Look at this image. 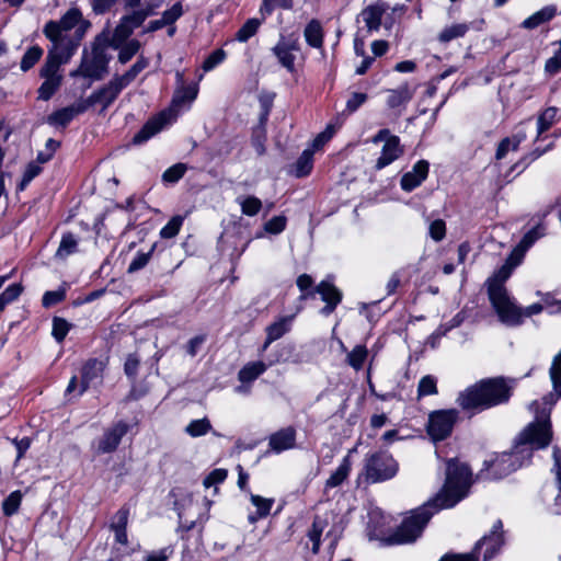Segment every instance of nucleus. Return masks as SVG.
Returning a JSON list of instances; mask_svg holds the SVG:
<instances>
[{
    "label": "nucleus",
    "instance_id": "obj_54",
    "mask_svg": "<svg viewBox=\"0 0 561 561\" xmlns=\"http://www.w3.org/2000/svg\"><path fill=\"white\" fill-rule=\"evenodd\" d=\"M152 251L153 249L148 252H138L129 263L128 272L134 273L145 267L151 257Z\"/></svg>",
    "mask_w": 561,
    "mask_h": 561
},
{
    "label": "nucleus",
    "instance_id": "obj_47",
    "mask_svg": "<svg viewBox=\"0 0 561 561\" xmlns=\"http://www.w3.org/2000/svg\"><path fill=\"white\" fill-rule=\"evenodd\" d=\"M241 211L247 216H255L262 208V202L255 196H248L240 202Z\"/></svg>",
    "mask_w": 561,
    "mask_h": 561
},
{
    "label": "nucleus",
    "instance_id": "obj_1",
    "mask_svg": "<svg viewBox=\"0 0 561 561\" xmlns=\"http://www.w3.org/2000/svg\"><path fill=\"white\" fill-rule=\"evenodd\" d=\"M471 476L467 465L455 459L448 460L446 481L440 492L434 499L413 510L393 534L385 539V543L391 546L414 542L435 513L455 506L468 494L472 483Z\"/></svg>",
    "mask_w": 561,
    "mask_h": 561
},
{
    "label": "nucleus",
    "instance_id": "obj_48",
    "mask_svg": "<svg viewBox=\"0 0 561 561\" xmlns=\"http://www.w3.org/2000/svg\"><path fill=\"white\" fill-rule=\"evenodd\" d=\"M22 494L20 491L12 492L2 503L4 515L11 516L15 514L21 505Z\"/></svg>",
    "mask_w": 561,
    "mask_h": 561
},
{
    "label": "nucleus",
    "instance_id": "obj_27",
    "mask_svg": "<svg viewBox=\"0 0 561 561\" xmlns=\"http://www.w3.org/2000/svg\"><path fill=\"white\" fill-rule=\"evenodd\" d=\"M352 468L350 456H345L336 470L325 481V490L341 485L348 477Z\"/></svg>",
    "mask_w": 561,
    "mask_h": 561
},
{
    "label": "nucleus",
    "instance_id": "obj_5",
    "mask_svg": "<svg viewBox=\"0 0 561 561\" xmlns=\"http://www.w3.org/2000/svg\"><path fill=\"white\" fill-rule=\"evenodd\" d=\"M73 55L47 49L45 62L39 70V77L44 79L37 90L38 99L48 101L61 87L62 72L61 66L69 62Z\"/></svg>",
    "mask_w": 561,
    "mask_h": 561
},
{
    "label": "nucleus",
    "instance_id": "obj_9",
    "mask_svg": "<svg viewBox=\"0 0 561 561\" xmlns=\"http://www.w3.org/2000/svg\"><path fill=\"white\" fill-rule=\"evenodd\" d=\"M104 363L96 358L89 359L81 368V381L78 386V377L75 375L70 378L66 388V396H82L90 387L98 386L102 382Z\"/></svg>",
    "mask_w": 561,
    "mask_h": 561
},
{
    "label": "nucleus",
    "instance_id": "obj_53",
    "mask_svg": "<svg viewBox=\"0 0 561 561\" xmlns=\"http://www.w3.org/2000/svg\"><path fill=\"white\" fill-rule=\"evenodd\" d=\"M428 234L434 241H442L446 236L445 221L443 219L433 220L428 227Z\"/></svg>",
    "mask_w": 561,
    "mask_h": 561
},
{
    "label": "nucleus",
    "instance_id": "obj_15",
    "mask_svg": "<svg viewBox=\"0 0 561 561\" xmlns=\"http://www.w3.org/2000/svg\"><path fill=\"white\" fill-rule=\"evenodd\" d=\"M325 302L321 309L323 316L331 314L342 300V293L330 282L322 280L314 289Z\"/></svg>",
    "mask_w": 561,
    "mask_h": 561
},
{
    "label": "nucleus",
    "instance_id": "obj_46",
    "mask_svg": "<svg viewBox=\"0 0 561 561\" xmlns=\"http://www.w3.org/2000/svg\"><path fill=\"white\" fill-rule=\"evenodd\" d=\"M140 43L137 39H131L125 43L118 54V60L121 64L128 62L139 50Z\"/></svg>",
    "mask_w": 561,
    "mask_h": 561
},
{
    "label": "nucleus",
    "instance_id": "obj_34",
    "mask_svg": "<svg viewBox=\"0 0 561 561\" xmlns=\"http://www.w3.org/2000/svg\"><path fill=\"white\" fill-rule=\"evenodd\" d=\"M558 108L548 107L537 118V138L547 131L557 121Z\"/></svg>",
    "mask_w": 561,
    "mask_h": 561
},
{
    "label": "nucleus",
    "instance_id": "obj_36",
    "mask_svg": "<svg viewBox=\"0 0 561 561\" xmlns=\"http://www.w3.org/2000/svg\"><path fill=\"white\" fill-rule=\"evenodd\" d=\"M368 356L365 345H356L346 356V363L355 370H360Z\"/></svg>",
    "mask_w": 561,
    "mask_h": 561
},
{
    "label": "nucleus",
    "instance_id": "obj_2",
    "mask_svg": "<svg viewBox=\"0 0 561 561\" xmlns=\"http://www.w3.org/2000/svg\"><path fill=\"white\" fill-rule=\"evenodd\" d=\"M554 403L553 393L545 396L541 401L530 403L529 409L535 412V420L517 435L512 450L503 453L490 462H484L492 478L501 479L528 465L535 450L545 449L550 445L553 435L550 413Z\"/></svg>",
    "mask_w": 561,
    "mask_h": 561
},
{
    "label": "nucleus",
    "instance_id": "obj_49",
    "mask_svg": "<svg viewBox=\"0 0 561 561\" xmlns=\"http://www.w3.org/2000/svg\"><path fill=\"white\" fill-rule=\"evenodd\" d=\"M250 501L256 507L257 517H266L270 514V511L273 505V500L251 494Z\"/></svg>",
    "mask_w": 561,
    "mask_h": 561
},
{
    "label": "nucleus",
    "instance_id": "obj_18",
    "mask_svg": "<svg viewBox=\"0 0 561 561\" xmlns=\"http://www.w3.org/2000/svg\"><path fill=\"white\" fill-rule=\"evenodd\" d=\"M388 9L389 4L379 0L362 11L360 15L369 32L378 31L380 28L382 16Z\"/></svg>",
    "mask_w": 561,
    "mask_h": 561
},
{
    "label": "nucleus",
    "instance_id": "obj_44",
    "mask_svg": "<svg viewBox=\"0 0 561 561\" xmlns=\"http://www.w3.org/2000/svg\"><path fill=\"white\" fill-rule=\"evenodd\" d=\"M187 170L186 164L176 163L168 168L162 174V181L165 183H176L180 181Z\"/></svg>",
    "mask_w": 561,
    "mask_h": 561
},
{
    "label": "nucleus",
    "instance_id": "obj_51",
    "mask_svg": "<svg viewBox=\"0 0 561 561\" xmlns=\"http://www.w3.org/2000/svg\"><path fill=\"white\" fill-rule=\"evenodd\" d=\"M70 324L62 318L55 317L53 319L51 334L57 342H62L68 334Z\"/></svg>",
    "mask_w": 561,
    "mask_h": 561
},
{
    "label": "nucleus",
    "instance_id": "obj_4",
    "mask_svg": "<svg viewBox=\"0 0 561 561\" xmlns=\"http://www.w3.org/2000/svg\"><path fill=\"white\" fill-rule=\"evenodd\" d=\"M511 390L503 377L486 378L461 391L457 403L466 411H483L507 402Z\"/></svg>",
    "mask_w": 561,
    "mask_h": 561
},
{
    "label": "nucleus",
    "instance_id": "obj_8",
    "mask_svg": "<svg viewBox=\"0 0 561 561\" xmlns=\"http://www.w3.org/2000/svg\"><path fill=\"white\" fill-rule=\"evenodd\" d=\"M111 57L107 54V46L96 42L92 46L90 55L84 54L78 69L70 72L71 77H84L92 80H100L107 72V65Z\"/></svg>",
    "mask_w": 561,
    "mask_h": 561
},
{
    "label": "nucleus",
    "instance_id": "obj_21",
    "mask_svg": "<svg viewBox=\"0 0 561 561\" xmlns=\"http://www.w3.org/2000/svg\"><path fill=\"white\" fill-rule=\"evenodd\" d=\"M87 110V105H70L60 110L55 111L47 117V123L51 126L66 127L76 115L83 113Z\"/></svg>",
    "mask_w": 561,
    "mask_h": 561
},
{
    "label": "nucleus",
    "instance_id": "obj_52",
    "mask_svg": "<svg viewBox=\"0 0 561 561\" xmlns=\"http://www.w3.org/2000/svg\"><path fill=\"white\" fill-rule=\"evenodd\" d=\"M550 378L556 392L561 394V352L553 359L550 368Z\"/></svg>",
    "mask_w": 561,
    "mask_h": 561
},
{
    "label": "nucleus",
    "instance_id": "obj_23",
    "mask_svg": "<svg viewBox=\"0 0 561 561\" xmlns=\"http://www.w3.org/2000/svg\"><path fill=\"white\" fill-rule=\"evenodd\" d=\"M294 48V45L286 42L284 37H280L277 44L273 47V53L277 57L279 64L290 72L295 70V56L291 54Z\"/></svg>",
    "mask_w": 561,
    "mask_h": 561
},
{
    "label": "nucleus",
    "instance_id": "obj_10",
    "mask_svg": "<svg viewBox=\"0 0 561 561\" xmlns=\"http://www.w3.org/2000/svg\"><path fill=\"white\" fill-rule=\"evenodd\" d=\"M459 412L456 409L436 410L430 413L426 425L427 434L434 442H440L450 436Z\"/></svg>",
    "mask_w": 561,
    "mask_h": 561
},
{
    "label": "nucleus",
    "instance_id": "obj_42",
    "mask_svg": "<svg viewBox=\"0 0 561 561\" xmlns=\"http://www.w3.org/2000/svg\"><path fill=\"white\" fill-rule=\"evenodd\" d=\"M23 287L21 284H12L0 294V312L3 311L7 305L13 302L22 294Z\"/></svg>",
    "mask_w": 561,
    "mask_h": 561
},
{
    "label": "nucleus",
    "instance_id": "obj_35",
    "mask_svg": "<svg viewBox=\"0 0 561 561\" xmlns=\"http://www.w3.org/2000/svg\"><path fill=\"white\" fill-rule=\"evenodd\" d=\"M148 66V60L140 57L124 75L116 76L115 78L126 88L136 77Z\"/></svg>",
    "mask_w": 561,
    "mask_h": 561
},
{
    "label": "nucleus",
    "instance_id": "obj_19",
    "mask_svg": "<svg viewBox=\"0 0 561 561\" xmlns=\"http://www.w3.org/2000/svg\"><path fill=\"white\" fill-rule=\"evenodd\" d=\"M170 116L169 113L162 112L158 116L149 119L142 128L135 134L133 138L134 145H141L146 142L148 139L153 137L156 134H158L167 124L168 117Z\"/></svg>",
    "mask_w": 561,
    "mask_h": 561
},
{
    "label": "nucleus",
    "instance_id": "obj_26",
    "mask_svg": "<svg viewBox=\"0 0 561 561\" xmlns=\"http://www.w3.org/2000/svg\"><path fill=\"white\" fill-rule=\"evenodd\" d=\"M293 320L294 316H285L271 323L265 329L266 335L268 336V342H275L283 337L287 332H289Z\"/></svg>",
    "mask_w": 561,
    "mask_h": 561
},
{
    "label": "nucleus",
    "instance_id": "obj_30",
    "mask_svg": "<svg viewBox=\"0 0 561 561\" xmlns=\"http://www.w3.org/2000/svg\"><path fill=\"white\" fill-rule=\"evenodd\" d=\"M78 250V239L75 234L68 232L62 234L59 247L56 251V259L65 260Z\"/></svg>",
    "mask_w": 561,
    "mask_h": 561
},
{
    "label": "nucleus",
    "instance_id": "obj_12",
    "mask_svg": "<svg viewBox=\"0 0 561 561\" xmlns=\"http://www.w3.org/2000/svg\"><path fill=\"white\" fill-rule=\"evenodd\" d=\"M129 431V424L118 421L111 427L106 428L103 435L93 444V448L98 455L111 454L115 451L121 444L122 438Z\"/></svg>",
    "mask_w": 561,
    "mask_h": 561
},
{
    "label": "nucleus",
    "instance_id": "obj_57",
    "mask_svg": "<svg viewBox=\"0 0 561 561\" xmlns=\"http://www.w3.org/2000/svg\"><path fill=\"white\" fill-rule=\"evenodd\" d=\"M66 297L64 289L46 291L43 296L42 304L45 308H49L62 301Z\"/></svg>",
    "mask_w": 561,
    "mask_h": 561
},
{
    "label": "nucleus",
    "instance_id": "obj_63",
    "mask_svg": "<svg viewBox=\"0 0 561 561\" xmlns=\"http://www.w3.org/2000/svg\"><path fill=\"white\" fill-rule=\"evenodd\" d=\"M367 100V94L355 92L346 102V110L351 113L355 112Z\"/></svg>",
    "mask_w": 561,
    "mask_h": 561
},
{
    "label": "nucleus",
    "instance_id": "obj_3",
    "mask_svg": "<svg viewBox=\"0 0 561 561\" xmlns=\"http://www.w3.org/2000/svg\"><path fill=\"white\" fill-rule=\"evenodd\" d=\"M91 23L83 19L78 8L69 9L58 21L49 20L43 34L49 41V49L75 55Z\"/></svg>",
    "mask_w": 561,
    "mask_h": 561
},
{
    "label": "nucleus",
    "instance_id": "obj_33",
    "mask_svg": "<svg viewBox=\"0 0 561 561\" xmlns=\"http://www.w3.org/2000/svg\"><path fill=\"white\" fill-rule=\"evenodd\" d=\"M470 28L468 23H456L446 26L438 35V39L442 43H448L453 39L463 37Z\"/></svg>",
    "mask_w": 561,
    "mask_h": 561
},
{
    "label": "nucleus",
    "instance_id": "obj_38",
    "mask_svg": "<svg viewBox=\"0 0 561 561\" xmlns=\"http://www.w3.org/2000/svg\"><path fill=\"white\" fill-rule=\"evenodd\" d=\"M312 156L313 150L311 149H306L302 151V153L300 154L296 162V176L301 178L310 173L312 169Z\"/></svg>",
    "mask_w": 561,
    "mask_h": 561
},
{
    "label": "nucleus",
    "instance_id": "obj_64",
    "mask_svg": "<svg viewBox=\"0 0 561 561\" xmlns=\"http://www.w3.org/2000/svg\"><path fill=\"white\" fill-rule=\"evenodd\" d=\"M561 70V54H556L550 57L545 65V71L551 76L558 73Z\"/></svg>",
    "mask_w": 561,
    "mask_h": 561
},
{
    "label": "nucleus",
    "instance_id": "obj_41",
    "mask_svg": "<svg viewBox=\"0 0 561 561\" xmlns=\"http://www.w3.org/2000/svg\"><path fill=\"white\" fill-rule=\"evenodd\" d=\"M293 0H263L259 13L266 19L276 8L290 9Z\"/></svg>",
    "mask_w": 561,
    "mask_h": 561
},
{
    "label": "nucleus",
    "instance_id": "obj_16",
    "mask_svg": "<svg viewBox=\"0 0 561 561\" xmlns=\"http://www.w3.org/2000/svg\"><path fill=\"white\" fill-rule=\"evenodd\" d=\"M430 163L426 160L417 161L411 171L404 173L401 178V188L411 192L422 184L427 178Z\"/></svg>",
    "mask_w": 561,
    "mask_h": 561
},
{
    "label": "nucleus",
    "instance_id": "obj_56",
    "mask_svg": "<svg viewBox=\"0 0 561 561\" xmlns=\"http://www.w3.org/2000/svg\"><path fill=\"white\" fill-rule=\"evenodd\" d=\"M183 14V8L181 2L174 3L170 9L162 13L161 19L165 25H172Z\"/></svg>",
    "mask_w": 561,
    "mask_h": 561
},
{
    "label": "nucleus",
    "instance_id": "obj_61",
    "mask_svg": "<svg viewBox=\"0 0 561 561\" xmlns=\"http://www.w3.org/2000/svg\"><path fill=\"white\" fill-rule=\"evenodd\" d=\"M58 147L59 142L49 138L46 141L45 150L38 152L37 161H39L41 163L49 161Z\"/></svg>",
    "mask_w": 561,
    "mask_h": 561
},
{
    "label": "nucleus",
    "instance_id": "obj_37",
    "mask_svg": "<svg viewBox=\"0 0 561 561\" xmlns=\"http://www.w3.org/2000/svg\"><path fill=\"white\" fill-rule=\"evenodd\" d=\"M211 430V424L207 417L193 420L191 421L186 427L185 433L191 437H201L206 435Z\"/></svg>",
    "mask_w": 561,
    "mask_h": 561
},
{
    "label": "nucleus",
    "instance_id": "obj_31",
    "mask_svg": "<svg viewBox=\"0 0 561 561\" xmlns=\"http://www.w3.org/2000/svg\"><path fill=\"white\" fill-rule=\"evenodd\" d=\"M305 38L307 43L314 47L320 48L323 44V33L319 21L311 20L305 28Z\"/></svg>",
    "mask_w": 561,
    "mask_h": 561
},
{
    "label": "nucleus",
    "instance_id": "obj_58",
    "mask_svg": "<svg viewBox=\"0 0 561 561\" xmlns=\"http://www.w3.org/2000/svg\"><path fill=\"white\" fill-rule=\"evenodd\" d=\"M41 171L42 168L39 165L36 163H30L23 173L19 188L23 191L31 183V181L41 173Z\"/></svg>",
    "mask_w": 561,
    "mask_h": 561
},
{
    "label": "nucleus",
    "instance_id": "obj_11",
    "mask_svg": "<svg viewBox=\"0 0 561 561\" xmlns=\"http://www.w3.org/2000/svg\"><path fill=\"white\" fill-rule=\"evenodd\" d=\"M398 468V462L393 457L385 453L371 455L365 465L366 477L374 483L393 478Z\"/></svg>",
    "mask_w": 561,
    "mask_h": 561
},
{
    "label": "nucleus",
    "instance_id": "obj_28",
    "mask_svg": "<svg viewBox=\"0 0 561 561\" xmlns=\"http://www.w3.org/2000/svg\"><path fill=\"white\" fill-rule=\"evenodd\" d=\"M327 526L328 522L325 518H322L321 516H316L313 518L311 528L309 529L307 536L312 542V552L314 554H317L320 550L321 536Z\"/></svg>",
    "mask_w": 561,
    "mask_h": 561
},
{
    "label": "nucleus",
    "instance_id": "obj_7",
    "mask_svg": "<svg viewBox=\"0 0 561 561\" xmlns=\"http://www.w3.org/2000/svg\"><path fill=\"white\" fill-rule=\"evenodd\" d=\"M504 543L503 524L496 520L489 535L483 536L474 546L472 552L463 554H446L439 561H478V553L484 548L483 561L491 560Z\"/></svg>",
    "mask_w": 561,
    "mask_h": 561
},
{
    "label": "nucleus",
    "instance_id": "obj_6",
    "mask_svg": "<svg viewBox=\"0 0 561 561\" xmlns=\"http://www.w3.org/2000/svg\"><path fill=\"white\" fill-rule=\"evenodd\" d=\"M489 299L500 321L508 327H517L523 322V309L508 295L504 285L499 282L488 286Z\"/></svg>",
    "mask_w": 561,
    "mask_h": 561
},
{
    "label": "nucleus",
    "instance_id": "obj_14",
    "mask_svg": "<svg viewBox=\"0 0 561 561\" xmlns=\"http://www.w3.org/2000/svg\"><path fill=\"white\" fill-rule=\"evenodd\" d=\"M125 87L114 77L106 85L93 92L87 99V105L101 104L106 110L119 95Z\"/></svg>",
    "mask_w": 561,
    "mask_h": 561
},
{
    "label": "nucleus",
    "instance_id": "obj_60",
    "mask_svg": "<svg viewBox=\"0 0 561 561\" xmlns=\"http://www.w3.org/2000/svg\"><path fill=\"white\" fill-rule=\"evenodd\" d=\"M227 474V470L225 469H215L204 479L203 484L206 488L219 484L226 480Z\"/></svg>",
    "mask_w": 561,
    "mask_h": 561
},
{
    "label": "nucleus",
    "instance_id": "obj_55",
    "mask_svg": "<svg viewBox=\"0 0 561 561\" xmlns=\"http://www.w3.org/2000/svg\"><path fill=\"white\" fill-rule=\"evenodd\" d=\"M226 58V53L224 49L214 50L203 62L204 71H210L218 65H220Z\"/></svg>",
    "mask_w": 561,
    "mask_h": 561
},
{
    "label": "nucleus",
    "instance_id": "obj_50",
    "mask_svg": "<svg viewBox=\"0 0 561 561\" xmlns=\"http://www.w3.org/2000/svg\"><path fill=\"white\" fill-rule=\"evenodd\" d=\"M287 218L283 215L275 216L264 224V230L271 234H279L286 229Z\"/></svg>",
    "mask_w": 561,
    "mask_h": 561
},
{
    "label": "nucleus",
    "instance_id": "obj_45",
    "mask_svg": "<svg viewBox=\"0 0 561 561\" xmlns=\"http://www.w3.org/2000/svg\"><path fill=\"white\" fill-rule=\"evenodd\" d=\"M543 234H545V227L541 224H539L536 227L531 228L529 231H527L518 244L522 248L528 250Z\"/></svg>",
    "mask_w": 561,
    "mask_h": 561
},
{
    "label": "nucleus",
    "instance_id": "obj_59",
    "mask_svg": "<svg viewBox=\"0 0 561 561\" xmlns=\"http://www.w3.org/2000/svg\"><path fill=\"white\" fill-rule=\"evenodd\" d=\"M541 304L545 306V310L550 314L561 313V300L556 299L552 295H542Z\"/></svg>",
    "mask_w": 561,
    "mask_h": 561
},
{
    "label": "nucleus",
    "instance_id": "obj_32",
    "mask_svg": "<svg viewBox=\"0 0 561 561\" xmlns=\"http://www.w3.org/2000/svg\"><path fill=\"white\" fill-rule=\"evenodd\" d=\"M197 93V83L182 85L181 88L175 90L172 103L174 106H181L184 103H192L196 99Z\"/></svg>",
    "mask_w": 561,
    "mask_h": 561
},
{
    "label": "nucleus",
    "instance_id": "obj_24",
    "mask_svg": "<svg viewBox=\"0 0 561 561\" xmlns=\"http://www.w3.org/2000/svg\"><path fill=\"white\" fill-rule=\"evenodd\" d=\"M271 365H273V363L265 364L262 360L250 362L239 370L238 379L241 383H251L262 374H264L267 367Z\"/></svg>",
    "mask_w": 561,
    "mask_h": 561
},
{
    "label": "nucleus",
    "instance_id": "obj_39",
    "mask_svg": "<svg viewBox=\"0 0 561 561\" xmlns=\"http://www.w3.org/2000/svg\"><path fill=\"white\" fill-rule=\"evenodd\" d=\"M43 49L39 47V46H32L30 47L25 54L23 55L22 59H21V62H20V68L22 71H27L30 70L31 68L34 67V65L41 59V57L43 56Z\"/></svg>",
    "mask_w": 561,
    "mask_h": 561
},
{
    "label": "nucleus",
    "instance_id": "obj_13",
    "mask_svg": "<svg viewBox=\"0 0 561 561\" xmlns=\"http://www.w3.org/2000/svg\"><path fill=\"white\" fill-rule=\"evenodd\" d=\"M150 14V10L139 9L124 15L113 33L114 47L118 48L119 45L131 35L134 30L139 27Z\"/></svg>",
    "mask_w": 561,
    "mask_h": 561
},
{
    "label": "nucleus",
    "instance_id": "obj_17",
    "mask_svg": "<svg viewBox=\"0 0 561 561\" xmlns=\"http://www.w3.org/2000/svg\"><path fill=\"white\" fill-rule=\"evenodd\" d=\"M296 444V430L291 426L280 428L268 438V446L275 454L291 449Z\"/></svg>",
    "mask_w": 561,
    "mask_h": 561
},
{
    "label": "nucleus",
    "instance_id": "obj_20",
    "mask_svg": "<svg viewBox=\"0 0 561 561\" xmlns=\"http://www.w3.org/2000/svg\"><path fill=\"white\" fill-rule=\"evenodd\" d=\"M402 153L403 148L400 145V138L398 136L388 137L381 149L380 157L376 161V169L381 170L391 164L394 160L401 157Z\"/></svg>",
    "mask_w": 561,
    "mask_h": 561
},
{
    "label": "nucleus",
    "instance_id": "obj_22",
    "mask_svg": "<svg viewBox=\"0 0 561 561\" xmlns=\"http://www.w3.org/2000/svg\"><path fill=\"white\" fill-rule=\"evenodd\" d=\"M412 98L413 91L408 84H402L397 89L387 90L386 102L390 108H401L405 107Z\"/></svg>",
    "mask_w": 561,
    "mask_h": 561
},
{
    "label": "nucleus",
    "instance_id": "obj_29",
    "mask_svg": "<svg viewBox=\"0 0 561 561\" xmlns=\"http://www.w3.org/2000/svg\"><path fill=\"white\" fill-rule=\"evenodd\" d=\"M265 21L263 16L252 18L245 21V23L238 30L234 38L240 43H247L252 36H254Z\"/></svg>",
    "mask_w": 561,
    "mask_h": 561
},
{
    "label": "nucleus",
    "instance_id": "obj_25",
    "mask_svg": "<svg viewBox=\"0 0 561 561\" xmlns=\"http://www.w3.org/2000/svg\"><path fill=\"white\" fill-rule=\"evenodd\" d=\"M557 14L556 5H547L539 11L531 14L529 18L523 21L522 26L527 30H534L539 25L549 22Z\"/></svg>",
    "mask_w": 561,
    "mask_h": 561
},
{
    "label": "nucleus",
    "instance_id": "obj_62",
    "mask_svg": "<svg viewBox=\"0 0 561 561\" xmlns=\"http://www.w3.org/2000/svg\"><path fill=\"white\" fill-rule=\"evenodd\" d=\"M140 359L135 354H129L124 364V370L127 377L135 379L138 373Z\"/></svg>",
    "mask_w": 561,
    "mask_h": 561
},
{
    "label": "nucleus",
    "instance_id": "obj_43",
    "mask_svg": "<svg viewBox=\"0 0 561 561\" xmlns=\"http://www.w3.org/2000/svg\"><path fill=\"white\" fill-rule=\"evenodd\" d=\"M183 217L182 216H173L168 224L162 227L160 230V237L162 239H172L174 238L179 232L183 225Z\"/></svg>",
    "mask_w": 561,
    "mask_h": 561
},
{
    "label": "nucleus",
    "instance_id": "obj_40",
    "mask_svg": "<svg viewBox=\"0 0 561 561\" xmlns=\"http://www.w3.org/2000/svg\"><path fill=\"white\" fill-rule=\"evenodd\" d=\"M437 393V379L432 375L422 377L417 385V398L434 396Z\"/></svg>",
    "mask_w": 561,
    "mask_h": 561
}]
</instances>
